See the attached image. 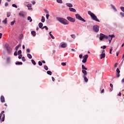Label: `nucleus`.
<instances>
[{"instance_id":"1","label":"nucleus","mask_w":124,"mask_h":124,"mask_svg":"<svg viewBox=\"0 0 124 124\" xmlns=\"http://www.w3.org/2000/svg\"><path fill=\"white\" fill-rule=\"evenodd\" d=\"M56 19L57 21L63 25H68V21L63 18L57 17H56Z\"/></svg>"},{"instance_id":"2","label":"nucleus","mask_w":124,"mask_h":124,"mask_svg":"<svg viewBox=\"0 0 124 124\" xmlns=\"http://www.w3.org/2000/svg\"><path fill=\"white\" fill-rule=\"evenodd\" d=\"M88 14L89 15H90V16H91L92 19H93L94 21H96V22H100V21H99V19H97V16H95V15H94L93 13L91 11H88Z\"/></svg>"},{"instance_id":"3","label":"nucleus","mask_w":124,"mask_h":124,"mask_svg":"<svg viewBox=\"0 0 124 124\" xmlns=\"http://www.w3.org/2000/svg\"><path fill=\"white\" fill-rule=\"evenodd\" d=\"M5 48H6L8 54H11V52H12V48L9 46V44H6L5 45Z\"/></svg>"},{"instance_id":"4","label":"nucleus","mask_w":124,"mask_h":124,"mask_svg":"<svg viewBox=\"0 0 124 124\" xmlns=\"http://www.w3.org/2000/svg\"><path fill=\"white\" fill-rule=\"evenodd\" d=\"M105 38L106 39H108V36L106 35H105L104 34H103V33H100V37H99L100 40L102 41Z\"/></svg>"},{"instance_id":"5","label":"nucleus","mask_w":124,"mask_h":124,"mask_svg":"<svg viewBox=\"0 0 124 124\" xmlns=\"http://www.w3.org/2000/svg\"><path fill=\"white\" fill-rule=\"evenodd\" d=\"M4 113V111L2 110L0 114V121H1V122H4L5 114H3ZM1 117H2V118H1Z\"/></svg>"},{"instance_id":"6","label":"nucleus","mask_w":124,"mask_h":124,"mask_svg":"<svg viewBox=\"0 0 124 124\" xmlns=\"http://www.w3.org/2000/svg\"><path fill=\"white\" fill-rule=\"evenodd\" d=\"M76 17L77 19L79 20V21H82V22H86V20L82 17V16H80V15L77 14H76Z\"/></svg>"},{"instance_id":"7","label":"nucleus","mask_w":124,"mask_h":124,"mask_svg":"<svg viewBox=\"0 0 124 124\" xmlns=\"http://www.w3.org/2000/svg\"><path fill=\"white\" fill-rule=\"evenodd\" d=\"M93 30L94 31L97 32L99 31V27L97 25H94L93 26Z\"/></svg>"},{"instance_id":"8","label":"nucleus","mask_w":124,"mask_h":124,"mask_svg":"<svg viewBox=\"0 0 124 124\" xmlns=\"http://www.w3.org/2000/svg\"><path fill=\"white\" fill-rule=\"evenodd\" d=\"M113 37H115V35H114L113 34L109 35L108 39H107L108 40L109 44L111 43V41H112V39H113Z\"/></svg>"},{"instance_id":"9","label":"nucleus","mask_w":124,"mask_h":124,"mask_svg":"<svg viewBox=\"0 0 124 124\" xmlns=\"http://www.w3.org/2000/svg\"><path fill=\"white\" fill-rule=\"evenodd\" d=\"M67 19L68 21L72 22V23H74L75 22V19L70 16H67Z\"/></svg>"},{"instance_id":"10","label":"nucleus","mask_w":124,"mask_h":124,"mask_svg":"<svg viewBox=\"0 0 124 124\" xmlns=\"http://www.w3.org/2000/svg\"><path fill=\"white\" fill-rule=\"evenodd\" d=\"M116 72L117 73V74H116V77L118 78L120 77V73L121 72V71H120V69H119V68H118L116 69Z\"/></svg>"},{"instance_id":"11","label":"nucleus","mask_w":124,"mask_h":124,"mask_svg":"<svg viewBox=\"0 0 124 124\" xmlns=\"http://www.w3.org/2000/svg\"><path fill=\"white\" fill-rule=\"evenodd\" d=\"M0 101L2 103H3V102H5V99L4 98V96H3V95L1 96V97H0Z\"/></svg>"},{"instance_id":"12","label":"nucleus","mask_w":124,"mask_h":124,"mask_svg":"<svg viewBox=\"0 0 124 124\" xmlns=\"http://www.w3.org/2000/svg\"><path fill=\"white\" fill-rule=\"evenodd\" d=\"M87 70H82V72L84 74L83 76H86L87 74H88V73H87Z\"/></svg>"},{"instance_id":"13","label":"nucleus","mask_w":124,"mask_h":124,"mask_svg":"<svg viewBox=\"0 0 124 124\" xmlns=\"http://www.w3.org/2000/svg\"><path fill=\"white\" fill-rule=\"evenodd\" d=\"M83 77L84 79V81L86 83L88 82V81H89V79H88V78H87V77L86 76H83Z\"/></svg>"},{"instance_id":"14","label":"nucleus","mask_w":124,"mask_h":124,"mask_svg":"<svg viewBox=\"0 0 124 124\" xmlns=\"http://www.w3.org/2000/svg\"><path fill=\"white\" fill-rule=\"evenodd\" d=\"M69 10L70 11H71L72 12H76V10H75V9L73 8H69Z\"/></svg>"},{"instance_id":"15","label":"nucleus","mask_w":124,"mask_h":124,"mask_svg":"<svg viewBox=\"0 0 124 124\" xmlns=\"http://www.w3.org/2000/svg\"><path fill=\"white\" fill-rule=\"evenodd\" d=\"M66 46H67V45L65 43L61 45L62 48H66Z\"/></svg>"},{"instance_id":"16","label":"nucleus","mask_w":124,"mask_h":124,"mask_svg":"<svg viewBox=\"0 0 124 124\" xmlns=\"http://www.w3.org/2000/svg\"><path fill=\"white\" fill-rule=\"evenodd\" d=\"M100 57L101 60H102V59L105 58V53H102L100 55Z\"/></svg>"},{"instance_id":"17","label":"nucleus","mask_w":124,"mask_h":124,"mask_svg":"<svg viewBox=\"0 0 124 124\" xmlns=\"http://www.w3.org/2000/svg\"><path fill=\"white\" fill-rule=\"evenodd\" d=\"M66 5H67L68 7H73V5H72V4L70 3H67L66 4Z\"/></svg>"},{"instance_id":"18","label":"nucleus","mask_w":124,"mask_h":124,"mask_svg":"<svg viewBox=\"0 0 124 124\" xmlns=\"http://www.w3.org/2000/svg\"><path fill=\"white\" fill-rule=\"evenodd\" d=\"M88 58H89V55H88V54H86V55L83 56V59L86 60H88Z\"/></svg>"},{"instance_id":"19","label":"nucleus","mask_w":124,"mask_h":124,"mask_svg":"<svg viewBox=\"0 0 124 124\" xmlns=\"http://www.w3.org/2000/svg\"><path fill=\"white\" fill-rule=\"evenodd\" d=\"M27 7H28V9L29 10H31V9H32V8H31V4H29L27 5Z\"/></svg>"},{"instance_id":"20","label":"nucleus","mask_w":124,"mask_h":124,"mask_svg":"<svg viewBox=\"0 0 124 124\" xmlns=\"http://www.w3.org/2000/svg\"><path fill=\"white\" fill-rule=\"evenodd\" d=\"M43 23L40 22L39 23V28H40V29H42L43 27Z\"/></svg>"},{"instance_id":"21","label":"nucleus","mask_w":124,"mask_h":124,"mask_svg":"<svg viewBox=\"0 0 124 124\" xmlns=\"http://www.w3.org/2000/svg\"><path fill=\"white\" fill-rule=\"evenodd\" d=\"M111 6L112 9H113V10H114L115 12H117V9H116V7H115V6H114L113 4H111Z\"/></svg>"},{"instance_id":"22","label":"nucleus","mask_w":124,"mask_h":124,"mask_svg":"<svg viewBox=\"0 0 124 124\" xmlns=\"http://www.w3.org/2000/svg\"><path fill=\"white\" fill-rule=\"evenodd\" d=\"M52 31L49 32V35L50 37H51L52 39H55V37L53 36V34L51 33Z\"/></svg>"},{"instance_id":"23","label":"nucleus","mask_w":124,"mask_h":124,"mask_svg":"<svg viewBox=\"0 0 124 124\" xmlns=\"http://www.w3.org/2000/svg\"><path fill=\"white\" fill-rule=\"evenodd\" d=\"M2 23H4L5 25H6V24H7V18H5V19L2 21Z\"/></svg>"},{"instance_id":"24","label":"nucleus","mask_w":124,"mask_h":124,"mask_svg":"<svg viewBox=\"0 0 124 124\" xmlns=\"http://www.w3.org/2000/svg\"><path fill=\"white\" fill-rule=\"evenodd\" d=\"M82 70H88V68H87L84 65H82Z\"/></svg>"},{"instance_id":"25","label":"nucleus","mask_w":124,"mask_h":124,"mask_svg":"<svg viewBox=\"0 0 124 124\" xmlns=\"http://www.w3.org/2000/svg\"><path fill=\"white\" fill-rule=\"evenodd\" d=\"M31 33L32 35H33V36H35V35H36V33L35 32V31H32L31 32Z\"/></svg>"},{"instance_id":"26","label":"nucleus","mask_w":124,"mask_h":124,"mask_svg":"<svg viewBox=\"0 0 124 124\" xmlns=\"http://www.w3.org/2000/svg\"><path fill=\"white\" fill-rule=\"evenodd\" d=\"M27 57L28 58H29L30 60L32 59V56H31V54H27Z\"/></svg>"},{"instance_id":"27","label":"nucleus","mask_w":124,"mask_h":124,"mask_svg":"<svg viewBox=\"0 0 124 124\" xmlns=\"http://www.w3.org/2000/svg\"><path fill=\"white\" fill-rule=\"evenodd\" d=\"M20 47H21V44H19V45H17V46L16 47V51H18V49H19V48H20Z\"/></svg>"},{"instance_id":"28","label":"nucleus","mask_w":124,"mask_h":124,"mask_svg":"<svg viewBox=\"0 0 124 124\" xmlns=\"http://www.w3.org/2000/svg\"><path fill=\"white\" fill-rule=\"evenodd\" d=\"M16 65H20L23 64V63H22V62H16Z\"/></svg>"},{"instance_id":"29","label":"nucleus","mask_w":124,"mask_h":124,"mask_svg":"<svg viewBox=\"0 0 124 124\" xmlns=\"http://www.w3.org/2000/svg\"><path fill=\"white\" fill-rule=\"evenodd\" d=\"M41 22L42 23H44V22H45V17L44 16H42Z\"/></svg>"},{"instance_id":"30","label":"nucleus","mask_w":124,"mask_h":124,"mask_svg":"<svg viewBox=\"0 0 124 124\" xmlns=\"http://www.w3.org/2000/svg\"><path fill=\"white\" fill-rule=\"evenodd\" d=\"M44 29H46V31H48V30H49V28H48V27L46 26H45L43 27V28H42V30H43Z\"/></svg>"},{"instance_id":"31","label":"nucleus","mask_w":124,"mask_h":124,"mask_svg":"<svg viewBox=\"0 0 124 124\" xmlns=\"http://www.w3.org/2000/svg\"><path fill=\"white\" fill-rule=\"evenodd\" d=\"M110 87L111 88L110 89V92H112L113 91V84L112 83H110Z\"/></svg>"},{"instance_id":"32","label":"nucleus","mask_w":124,"mask_h":124,"mask_svg":"<svg viewBox=\"0 0 124 124\" xmlns=\"http://www.w3.org/2000/svg\"><path fill=\"white\" fill-rule=\"evenodd\" d=\"M56 1H57V2H58V3H60V4L62 3V0H56Z\"/></svg>"},{"instance_id":"33","label":"nucleus","mask_w":124,"mask_h":124,"mask_svg":"<svg viewBox=\"0 0 124 124\" xmlns=\"http://www.w3.org/2000/svg\"><path fill=\"white\" fill-rule=\"evenodd\" d=\"M28 21H30V22H32V19H31V16L28 17Z\"/></svg>"},{"instance_id":"34","label":"nucleus","mask_w":124,"mask_h":124,"mask_svg":"<svg viewBox=\"0 0 124 124\" xmlns=\"http://www.w3.org/2000/svg\"><path fill=\"white\" fill-rule=\"evenodd\" d=\"M32 63L34 65H35L36 64V62H35V61H34V60H31Z\"/></svg>"},{"instance_id":"35","label":"nucleus","mask_w":124,"mask_h":124,"mask_svg":"<svg viewBox=\"0 0 124 124\" xmlns=\"http://www.w3.org/2000/svg\"><path fill=\"white\" fill-rule=\"evenodd\" d=\"M19 16H21V17H25V15H24V14L22 13H19Z\"/></svg>"},{"instance_id":"36","label":"nucleus","mask_w":124,"mask_h":124,"mask_svg":"<svg viewBox=\"0 0 124 124\" xmlns=\"http://www.w3.org/2000/svg\"><path fill=\"white\" fill-rule=\"evenodd\" d=\"M47 74H48V75H52V72H51V71H47Z\"/></svg>"},{"instance_id":"37","label":"nucleus","mask_w":124,"mask_h":124,"mask_svg":"<svg viewBox=\"0 0 124 124\" xmlns=\"http://www.w3.org/2000/svg\"><path fill=\"white\" fill-rule=\"evenodd\" d=\"M10 15H11V13H10V12L7 13V17H10Z\"/></svg>"},{"instance_id":"38","label":"nucleus","mask_w":124,"mask_h":124,"mask_svg":"<svg viewBox=\"0 0 124 124\" xmlns=\"http://www.w3.org/2000/svg\"><path fill=\"white\" fill-rule=\"evenodd\" d=\"M71 37H72V38H73V39H75V37H76V36H75V34L71 35Z\"/></svg>"},{"instance_id":"39","label":"nucleus","mask_w":124,"mask_h":124,"mask_svg":"<svg viewBox=\"0 0 124 124\" xmlns=\"http://www.w3.org/2000/svg\"><path fill=\"white\" fill-rule=\"evenodd\" d=\"M61 65H62V66H65V65H66V62H62Z\"/></svg>"},{"instance_id":"40","label":"nucleus","mask_w":124,"mask_h":124,"mask_svg":"<svg viewBox=\"0 0 124 124\" xmlns=\"http://www.w3.org/2000/svg\"><path fill=\"white\" fill-rule=\"evenodd\" d=\"M12 6H13V7H15L16 8H17V7H17V5H16L15 4H13Z\"/></svg>"},{"instance_id":"41","label":"nucleus","mask_w":124,"mask_h":124,"mask_svg":"<svg viewBox=\"0 0 124 124\" xmlns=\"http://www.w3.org/2000/svg\"><path fill=\"white\" fill-rule=\"evenodd\" d=\"M38 64H39V65L41 66L42 65V62H41V61H39L38 62Z\"/></svg>"},{"instance_id":"42","label":"nucleus","mask_w":124,"mask_h":124,"mask_svg":"<svg viewBox=\"0 0 124 124\" xmlns=\"http://www.w3.org/2000/svg\"><path fill=\"white\" fill-rule=\"evenodd\" d=\"M82 62L83 63H86V62H87V60L83 59Z\"/></svg>"},{"instance_id":"43","label":"nucleus","mask_w":124,"mask_h":124,"mask_svg":"<svg viewBox=\"0 0 124 124\" xmlns=\"http://www.w3.org/2000/svg\"><path fill=\"white\" fill-rule=\"evenodd\" d=\"M44 69H45V70H48V66H47V65H45Z\"/></svg>"},{"instance_id":"44","label":"nucleus","mask_w":124,"mask_h":124,"mask_svg":"<svg viewBox=\"0 0 124 124\" xmlns=\"http://www.w3.org/2000/svg\"><path fill=\"white\" fill-rule=\"evenodd\" d=\"M21 54H22V50H19L18 51V55H21Z\"/></svg>"},{"instance_id":"45","label":"nucleus","mask_w":124,"mask_h":124,"mask_svg":"<svg viewBox=\"0 0 124 124\" xmlns=\"http://www.w3.org/2000/svg\"><path fill=\"white\" fill-rule=\"evenodd\" d=\"M15 23V20H14V21H13L12 22H11V25L12 26H13V25H14Z\"/></svg>"},{"instance_id":"46","label":"nucleus","mask_w":124,"mask_h":124,"mask_svg":"<svg viewBox=\"0 0 124 124\" xmlns=\"http://www.w3.org/2000/svg\"><path fill=\"white\" fill-rule=\"evenodd\" d=\"M14 56H17L18 55V52H17V51L16 50V51H15L14 52Z\"/></svg>"},{"instance_id":"47","label":"nucleus","mask_w":124,"mask_h":124,"mask_svg":"<svg viewBox=\"0 0 124 124\" xmlns=\"http://www.w3.org/2000/svg\"><path fill=\"white\" fill-rule=\"evenodd\" d=\"M22 61L23 62H26V59L25 58V57H23L22 58Z\"/></svg>"},{"instance_id":"48","label":"nucleus","mask_w":124,"mask_h":124,"mask_svg":"<svg viewBox=\"0 0 124 124\" xmlns=\"http://www.w3.org/2000/svg\"><path fill=\"white\" fill-rule=\"evenodd\" d=\"M26 51L27 53H31V49H30V48H27Z\"/></svg>"},{"instance_id":"49","label":"nucleus","mask_w":124,"mask_h":124,"mask_svg":"<svg viewBox=\"0 0 124 124\" xmlns=\"http://www.w3.org/2000/svg\"><path fill=\"white\" fill-rule=\"evenodd\" d=\"M44 11H45V12L47 14H49V12H48V10H47L46 9H44Z\"/></svg>"},{"instance_id":"50","label":"nucleus","mask_w":124,"mask_h":124,"mask_svg":"<svg viewBox=\"0 0 124 124\" xmlns=\"http://www.w3.org/2000/svg\"><path fill=\"white\" fill-rule=\"evenodd\" d=\"M7 62H10V58L8 57L7 58Z\"/></svg>"},{"instance_id":"51","label":"nucleus","mask_w":124,"mask_h":124,"mask_svg":"<svg viewBox=\"0 0 124 124\" xmlns=\"http://www.w3.org/2000/svg\"><path fill=\"white\" fill-rule=\"evenodd\" d=\"M49 16H50V15H49V14L46 15V18L47 20H48V19H49Z\"/></svg>"},{"instance_id":"52","label":"nucleus","mask_w":124,"mask_h":124,"mask_svg":"<svg viewBox=\"0 0 124 124\" xmlns=\"http://www.w3.org/2000/svg\"><path fill=\"white\" fill-rule=\"evenodd\" d=\"M19 55L18 59H22V55L20 54V55Z\"/></svg>"},{"instance_id":"53","label":"nucleus","mask_w":124,"mask_h":124,"mask_svg":"<svg viewBox=\"0 0 124 124\" xmlns=\"http://www.w3.org/2000/svg\"><path fill=\"white\" fill-rule=\"evenodd\" d=\"M79 58L80 59H82V58H83V54H80L79 55Z\"/></svg>"},{"instance_id":"54","label":"nucleus","mask_w":124,"mask_h":124,"mask_svg":"<svg viewBox=\"0 0 124 124\" xmlns=\"http://www.w3.org/2000/svg\"><path fill=\"white\" fill-rule=\"evenodd\" d=\"M120 15L122 16V17H124V13L121 12Z\"/></svg>"},{"instance_id":"55","label":"nucleus","mask_w":124,"mask_h":124,"mask_svg":"<svg viewBox=\"0 0 124 124\" xmlns=\"http://www.w3.org/2000/svg\"><path fill=\"white\" fill-rule=\"evenodd\" d=\"M101 48H103V49H106V46H104L103 47L101 46Z\"/></svg>"},{"instance_id":"56","label":"nucleus","mask_w":124,"mask_h":124,"mask_svg":"<svg viewBox=\"0 0 124 124\" xmlns=\"http://www.w3.org/2000/svg\"><path fill=\"white\" fill-rule=\"evenodd\" d=\"M104 93V89H102L101 91V93Z\"/></svg>"},{"instance_id":"57","label":"nucleus","mask_w":124,"mask_h":124,"mask_svg":"<svg viewBox=\"0 0 124 124\" xmlns=\"http://www.w3.org/2000/svg\"><path fill=\"white\" fill-rule=\"evenodd\" d=\"M119 96H121L122 95V93L121 92H119V94H118Z\"/></svg>"},{"instance_id":"58","label":"nucleus","mask_w":124,"mask_h":124,"mask_svg":"<svg viewBox=\"0 0 124 124\" xmlns=\"http://www.w3.org/2000/svg\"><path fill=\"white\" fill-rule=\"evenodd\" d=\"M5 6H8V3L6 2V3H5Z\"/></svg>"},{"instance_id":"59","label":"nucleus","mask_w":124,"mask_h":124,"mask_svg":"<svg viewBox=\"0 0 124 124\" xmlns=\"http://www.w3.org/2000/svg\"><path fill=\"white\" fill-rule=\"evenodd\" d=\"M105 52V50L103 49L102 50V54H104V52Z\"/></svg>"},{"instance_id":"60","label":"nucleus","mask_w":124,"mask_h":124,"mask_svg":"<svg viewBox=\"0 0 124 124\" xmlns=\"http://www.w3.org/2000/svg\"><path fill=\"white\" fill-rule=\"evenodd\" d=\"M32 4L33 5L35 4V1H32Z\"/></svg>"},{"instance_id":"61","label":"nucleus","mask_w":124,"mask_h":124,"mask_svg":"<svg viewBox=\"0 0 124 124\" xmlns=\"http://www.w3.org/2000/svg\"><path fill=\"white\" fill-rule=\"evenodd\" d=\"M52 80L53 82H54V81H55V78H54V77H52Z\"/></svg>"},{"instance_id":"62","label":"nucleus","mask_w":124,"mask_h":124,"mask_svg":"<svg viewBox=\"0 0 124 124\" xmlns=\"http://www.w3.org/2000/svg\"><path fill=\"white\" fill-rule=\"evenodd\" d=\"M2 36V34L1 33H0V39L1 38V37Z\"/></svg>"},{"instance_id":"63","label":"nucleus","mask_w":124,"mask_h":124,"mask_svg":"<svg viewBox=\"0 0 124 124\" xmlns=\"http://www.w3.org/2000/svg\"><path fill=\"white\" fill-rule=\"evenodd\" d=\"M42 62H43V63H46V62H45V61H44V60L42 61Z\"/></svg>"},{"instance_id":"64","label":"nucleus","mask_w":124,"mask_h":124,"mask_svg":"<svg viewBox=\"0 0 124 124\" xmlns=\"http://www.w3.org/2000/svg\"><path fill=\"white\" fill-rule=\"evenodd\" d=\"M122 83H124V78L121 80Z\"/></svg>"}]
</instances>
